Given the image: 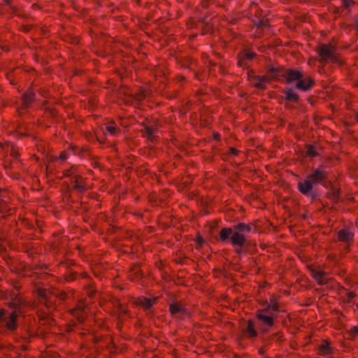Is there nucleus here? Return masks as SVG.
Wrapping results in <instances>:
<instances>
[{
  "mask_svg": "<svg viewBox=\"0 0 358 358\" xmlns=\"http://www.w3.org/2000/svg\"><path fill=\"white\" fill-rule=\"evenodd\" d=\"M267 73L271 79L285 78L288 84L296 82L295 88L301 92H307L314 85V80L298 69L285 70L269 65L267 68Z\"/></svg>",
  "mask_w": 358,
  "mask_h": 358,
  "instance_id": "1",
  "label": "nucleus"
},
{
  "mask_svg": "<svg viewBox=\"0 0 358 358\" xmlns=\"http://www.w3.org/2000/svg\"><path fill=\"white\" fill-rule=\"evenodd\" d=\"M317 53L323 61L337 62L338 58L334 52V48L331 45H321L317 49Z\"/></svg>",
  "mask_w": 358,
  "mask_h": 358,
  "instance_id": "2",
  "label": "nucleus"
},
{
  "mask_svg": "<svg viewBox=\"0 0 358 358\" xmlns=\"http://www.w3.org/2000/svg\"><path fill=\"white\" fill-rule=\"evenodd\" d=\"M315 185L307 177L303 181L298 182V189L299 192L307 196L315 198L316 196L315 192L313 191V186Z\"/></svg>",
  "mask_w": 358,
  "mask_h": 358,
  "instance_id": "3",
  "label": "nucleus"
},
{
  "mask_svg": "<svg viewBox=\"0 0 358 358\" xmlns=\"http://www.w3.org/2000/svg\"><path fill=\"white\" fill-rule=\"evenodd\" d=\"M327 172L321 169H316L313 172L308 174L306 177L311 181L314 185L323 182L327 180Z\"/></svg>",
  "mask_w": 358,
  "mask_h": 358,
  "instance_id": "4",
  "label": "nucleus"
},
{
  "mask_svg": "<svg viewBox=\"0 0 358 358\" xmlns=\"http://www.w3.org/2000/svg\"><path fill=\"white\" fill-rule=\"evenodd\" d=\"M310 271L313 277L321 285L327 282L326 274L315 267H310Z\"/></svg>",
  "mask_w": 358,
  "mask_h": 358,
  "instance_id": "5",
  "label": "nucleus"
},
{
  "mask_svg": "<svg viewBox=\"0 0 358 358\" xmlns=\"http://www.w3.org/2000/svg\"><path fill=\"white\" fill-rule=\"evenodd\" d=\"M257 317L268 326H271L273 324V316L265 310L259 312L257 314Z\"/></svg>",
  "mask_w": 358,
  "mask_h": 358,
  "instance_id": "6",
  "label": "nucleus"
},
{
  "mask_svg": "<svg viewBox=\"0 0 358 358\" xmlns=\"http://www.w3.org/2000/svg\"><path fill=\"white\" fill-rule=\"evenodd\" d=\"M285 96L286 100L293 102H297L299 99V95L294 92L292 88H288L285 92Z\"/></svg>",
  "mask_w": 358,
  "mask_h": 358,
  "instance_id": "7",
  "label": "nucleus"
},
{
  "mask_svg": "<svg viewBox=\"0 0 358 358\" xmlns=\"http://www.w3.org/2000/svg\"><path fill=\"white\" fill-rule=\"evenodd\" d=\"M353 237V233L348 229H343L338 233V238L342 241H349Z\"/></svg>",
  "mask_w": 358,
  "mask_h": 358,
  "instance_id": "8",
  "label": "nucleus"
},
{
  "mask_svg": "<svg viewBox=\"0 0 358 358\" xmlns=\"http://www.w3.org/2000/svg\"><path fill=\"white\" fill-rule=\"evenodd\" d=\"M231 242L234 245H242L245 242V238L238 233H234L231 237Z\"/></svg>",
  "mask_w": 358,
  "mask_h": 358,
  "instance_id": "9",
  "label": "nucleus"
},
{
  "mask_svg": "<svg viewBox=\"0 0 358 358\" xmlns=\"http://www.w3.org/2000/svg\"><path fill=\"white\" fill-rule=\"evenodd\" d=\"M267 79L266 77H255L252 82V85L258 89H263L264 87V83Z\"/></svg>",
  "mask_w": 358,
  "mask_h": 358,
  "instance_id": "10",
  "label": "nucleus"
},
{
  "mask_svg": "<svg viewBox=\"0 0 358 358\" xmlns=\"http://www.w3.org/2000/svg\"><path fill=\"white\" fill-rule=\"evenodd\" d=\"M155 300V298L152 299L149 298L142 297L138 299V303L144 307L145 308H149L152 306Z\"/></svg>",
  "mask_w": 358,
  "mask_h": 358,
  "instance_id": "11",
  "label": "nucleus"
},
{
  "mask_svg": "<svg viewBox=\"0 0 358 358\" xmlns=\"http://www.w3.org/2000/svg\"><path fill=\"white\" fill-rule=\"evenodd\" d=\"M17 317V315L15 313H10L9 316V319L6 322V326L10 329H13L16 327L15 320Z\"/></svg>",
  "mask_w": 358,
  "mask_h": 358,
  "instance_id": "12",
  "label": "nucleus"
},
{
  "mask_svg": "<svg viewBox=\"0 0 358 358\" xmlns=\"http://www.w3.org/2000/svg\"><path fill=\"white\" fill-rule=\"evenodd\" d=\"M34 94L31 92H26L23 95V101L27 106H29V104H31L34 101Z\"/></svg>",
  "mask_w": 358,
  "mask_h": 358,
  "instance_id": "13",
  "label": "nucleus"
},
{
  "mask_svg": "<svg viewBox=\"0 0 358 358\" xmlns=\"http://www.w3.org/2000/svg\"><path fill=\"white\" fill-rule=\"evenodd\" d=\"M66 176L68 177H71V183L73 186V188L74 187V185L76 184H79L80 182V179H83L82 178H80L76 175L73 176L69 171H66Z\"/></svg>",
  "mask_w": 358,
  "mask_h": 358,
  "instance_id": "14",
  "label": "nucleus"
},
{
  "mask_svg": "<svg viewBox=\"0 0 358 358\" xmlns=\"http://www.w3.org/2000/svg\"><path fill=\"white\" fill-rule=\"evenodd\" d=\"M156 129L151 127H145L144 129V133L147 137L152 139L154 136L155 134L156 133Z\"/></svg>",
  "mask_w": 358,
  "mask_h": 358,
  "instance_id": "15",
  "label": "nucleus"
},
{
  "mask_svg": "<svg viewBox=\"0 0 358 358\" xmlns=\"http://www.w3.org/2000/svg\"><path fill=\"white\" fill-rule=\"evenodd\" d=\"M184 310H185L179 304L173 303L170 305V311L172 314L184 312Z\"/></svg>",
  "mask_w": 358,
  "mask_h": 358,
  "instance_id": "16",
  "label": "nucleus"
},
{
  "mask_svg": "<svg viewBox=\"0 0 358 358\" xmlns=\"http://www.w3.org/2000/svg\"><path fill=\"white\" fill-rule=\"evenodd\" d=\"M330 197L334 201H338L340 196V190L335 187H332L331 189Z\"/></svg>",
  "mask_w": 358,
  "mask_h": 358,
  "instance_id": "17",
  "label": "nucleus"
},
{
  "mask_svg": "<svg viewBox=\"0 0 358 358\" xmlns=\"http://www.w3.org/2000/svg\"><path fill=\"white\" fill-rule=\"evenodd\" d=\"M231 233H232L231 229L224 228L222 229V231L220 232V238L222 240H225L231 234Z\"/></svg>",
  "mask_w": 358,
  "mask_h": 358,
  "instance_id": "18",
  "label": "nucleus"
},
{
  "mask_svg": "<svg viewBox=\"0 0 358 358\" xmlns=\"http://www.w3.org/2000/svg\"><path fill=\"white\" fill-rule=\"evenodd\" d=\"M247 332L250 336H256V331L253 328V324L251 321H248V322Z\"/></svg>",
  "mask_w": 358,
  "mask_h": 358,
  "instance_id": "19",
  "label": "nucleus"
},
{
  "mask_svg": "<svg viewBox=\"0 0 358 358\" xmlns=\"http://www.w3.org/2000/svg\"><path fill=\"white\" fill-rule=\"evenodd\" d=\"M306 153L308 156L312 157L317 155V152L315 151V148L313 145H308L307 147Z\"/></svg>",
  "mask_w": 358,
  "mask_h": 358,
  "instance_id": "20",
  "label": "nucleus"
},
{
  "mask_svg": "<svg viewBox=\"0 0 358 358\" xmlns=\"http://www.w3.org/2000/svg\"><path fill=\"white\" fill-rule=\"evenodd\" d=\"M331 352L330 348L329 347V343H325L324 344L322 345L320 347V352L326 355Z\"/></svg>",
  "mask_w": 358,
  "mask_h": 358,
  "instance_id": "21",
  "label": "nucleus"
},
{
  "mask_svg": "<svg viewBox=\"0 0 358 358\" xmlns=\"http://www.w3.org/2000/svg\"><path fill=\"white\" fill-rule=\"evenodd\" d=\"M73 189L76 190L79 193H83L85 191L86 188L84 185L80 182L79 184H76L74 185Z\"/></svg>",
  "mask_w": 358,
  "mask_h": 358,
  "instance_id": "22",
  "label": "nucleus"
},
{
  "mask_svg": "<svg viewBox=\"0 0 358 358\" xmlns=\"http://www.w3.org/2000/svg\"><path fill=\"white\" fill-rule=\"evenodd\" d=\"M106 131L109 132L112 135H115L117 132L116 127L112 126V125H108L106 127Z\"/></svg>",
  "mask_w": 358,
  "mask_h": 358,
  "instance_id": "23",
  "label": "nucleus"
},
{
  "mask_svg": "<svg viewBox=\"0 0 358 358\" xmlns=\"http://www.w3.org/2000/svg\"><path fill=\"white\" fill-rule=\"evenodd\" d=\"M343 6L345 8H349L351 5L354 3L352 0H342Z\"/></svg>",
  "mask_w": 358,
  "mask_h": 358,
  "instance_id": "24",
  "label": "nucleus"
},
{
  "mask_svg": "<svg viewBox=\"0 0 358 358\" xmlns=\"http://www.w3.org/2000/svg\"><path fill=\"white\" fill-rule=\"evenodd\" d=\"M271 310H275V311L277 310V305L275 303L271 304L268 306L267 309H266L264 310L268 313Z\"/></svg>",
  "mask_w": 358,
  "mask_h": 358,
  "instance_id": "25",
  "label": "nucleus"
},
{
  "mask_svg": "<svg viewBox=\"0 0 358 358\" xmlns=\"http://www.w3.org/2000/svg\"><path fill=\"white\" fill-rule=\"evenodd\" d=\"M255 56V54L254 52H246L245 54V58L248 59H252Z\"/></svg>",
  "mask_w": 358,
  "mask_h": 358,
  "instance_id": "26",
  "label": "nucleus"
},
{
  "mask_svg": "<svg viewBox=\"0 0 358 358\" xmlns=\"http://www.w3.org/2000/svg\"><path fill=\"white\" fill-rule=\"evenodd\" d=\"M350 332L352 335H358V327H354L351 329Z\"/></svg>",
  "mask_w": 358,
  "mask_h": 358,
  "instance_id": "27",
  "label": "nucleus"
},
{
  "mask_svg": "<svg viewBox=\"0 0 358 358\" xmlns=\"http://www.w3.org/2000/svg\"><path fill=\"white\" fill-rule=\"evenodd\" d=\"M230 153L231 155H237L238 153V151L236 149L234 148H230Z\"/></svg>",
  "mask_w": 358,
  "mask_h": 358,
  "instance_id": "28",
  "label": "nucleus"
},
{
  "mask_svg": "<svg viewBox=\"0 0 358 358\" xmlns=\"http://www.w3.org/2000/svg\"><path fill=\"white\" fill-rule=\"evenodd\" d=\"M266 25V22H264L263 20H260L258 24V27H262Z\"/></svg>",
  "mask_w": 358,
  "mask_h": 358,
  "instance_id": "29",
  "label": "nucleus"
},
{
  "mask_svg": "<svg viewBox=\"0 0 358 358\" xmlns=\"http://www.w3.org/2000/svg\"><path fill=\"white\" fill-rule=\"evenodd\" d=\"M6 205L5 202L3 201H0V210L2 209Z\"/></svg>",
  "mask_w": 358,
  "mask_h": 358,
  "instance_id": "30",
  "label": "nucleus"
},
{
  "mask_svg": "<svg viewBox=\"0 0 358 358\" xmlns=\"http://www.w3.org/2000/svg\"><path fill=\"white\" fill-rule=\"evenodd\" d=\"M60 158L63 160H65L66 159V156L64 153H62L60 155Z\"/></svg>",
  "mask_w": 358,
  "mask_h": 358,
  "instance_id": "31",
  "label": "nucleus"
},
{
  "mask_svg": "<svg viewBox=\"0 0 358 358\" xmlns=\"http://www.w3.org/2000/svg\"><path fill=\"white\" fill-rule=\"evenodd\" d=\"M4 310H0V319L4 315Z\"/></svg>",
  "mask_w": 358,
  "mask_h": 358,
  "instance_id": "32",
  "label": "nucleus"
},
{
  "mask_svg": "<svg viewBox=\"0 0 358 358\" xmlns=\"http://www.w3.org/2000/svg\"><path fill=\"white\" fill-rule=\"evenodd\" d=\"M355 27L357 29V31H358V20L355 21Z\"/></svg>",
  "mask_w": 358,
  "mask_h": 358,
  "instance_id": "33",
  "label": "nucleus"
},
{
  "mask_svg": "<svg viewBox=\"0 0 358 358\" xmlns=\"http://www.w3.org/2000/svg\"><path fill=\"white\" fill-rule=\"evenodd\" d=\"M238 230L243 231L244 230V225H239Z\"/></svg>",
  "mask_w": 358,
  "mask_h": 358,
  "instance_id": "34",
  "label": "nucleus"
},
{
  "mask_svg": "<svg viewBox=\"0 0 358 358\" xmlns=\"http://www.w3.org/2000/svg\"><path fill=\"white\" fill-rule=\"evenodd\" d=\"M6 3L10 5L11 0H4Z\"/></svg>",
  "mask_w": 358,
  "mask_h": 358,
  "instance_id": "35",
  "label": "nucleus"
},
{
  "mask_svg": "<svg viewBox=\"0 0 358 358\" xmlns=\"http://www.w3.org/2000/svg\"><path fill=\"white\" fill-rule=\"evenodd\" d=\"M197 241H198V243H201L203 241V240L201 237H199V238H198Z\"/></svg>",
  "mask_w": 358,
  "mask_h": 358,
  "instance_id": "36",
  "label": "nucleus"
},
{
  "mask_svg": "<svg viewBox=\"0 0 358 358\" xmlns=\"http://www.w3.org/2000/svg\"><path fill=\"white\" fill-rule=\"evenodd\" d=\"M357 120H358V114H357Z\"/></svg>",
  "mask_w": 358,
  "mask_h": 358,
  "instance_id": "37",
  "label": "nucleus"
}]
</instances>
